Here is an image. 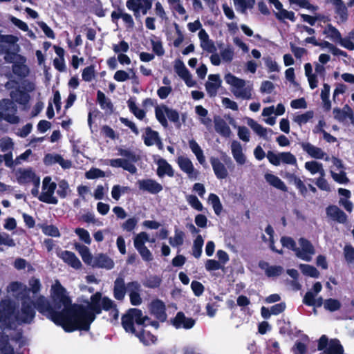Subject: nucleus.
I'll return each mask as SVG.
<instances>
[{
  "label": "nucleus",
  "instance_id": "1",
  "mask_svg": "<svg viewBox=\"0 0 354 354\" xmlns=\"http://www.w3.org/2000/svg\"><path fill=\"white\" fill-rule=\"evenodd\" d=\"M86 303V306L80 304L74 309L77 319V330L88 331L91 324L102 310L109 312V316L113 321L118 319L119 310L116 304L107 296L103 297L100 292L93 294Z\"/></svg>",
  "mask_w": 354,
  "mask_h": 354
},
{
  "label": "nucleus",
  "instance_id": "2",
  "mask_svg": "<svg viewBox=\"0 0 354 354\" xmlns=\"http://www.w3.org/2000/svg\"><path fill=\"white\" fill-rule=\"evenodd\" d=\"M35 310L46 316L56 325L61 326L64 331L72 333L77 330V319L75 316L74 309L77 304L73 305L68 310H55L53 304L44 296L39 295L32 304Z\"/></svg>",
  "mask_w": 354,
  "mask_h": 354
},
{
  "label": "nucleus",
  "instance_id": "3",
  "mask_svg": "<svg viewBox=\"0 0 354 354\" xmlns=\"http://www.w3.org/2000/svg\"><path fill=\"white\" fill-rule=\"evenodd\" d=\"M51 300L55 310L57 311H60L62 307L64 309L68 310L73 306L71 299L67 295L66 288L59 281H56L51 287Z\"/></svg>",
  "mask_w": 354,
  "mask_h": 354
},
{
  "label": "nucleus",
  "instance_id": "4",
  "mask_svg": "<svg viewBox=\"0 0 354 354\" xmlns=\"http://www.w3.org/2000/svg\"><path fill=\"white\" fill-rule=\"evenodd\" d=\"M225 80L227 84L236 88L232 91V93L236 97H241L245 100L252 98V87H245L244 80L239 78L232 73H227L225 75Z\"/></svg>",
  "mask_w": 354,
  "mask_h": 354
},
{
  "label": "nucleus",
  "instance_id": "5",
  "mask_svg": "<svg viewBox=\"0 0 354 354\" xmlns=\"http://www.w3.org/2000/svg\"><path fill=\"white\" fill-rule=\"evenodd\" d=\"M165 114L167 115V117L169 121L176 124L178 127H180V115L176 109L169 108L165 104L156 106L155 115L157 120L164 128H167L169 124L167 119L165 117Z\"/></svg>",
  "mask_w": 354,
  "mask_h": 354
},
{
  "label": "nucleus",
  "instance_id": "6",
  "mask_svg": "<svg viewBox=\"0 0 354 354\" xmlns=\"http://www.w3.org/2000/svg\"><path fill=\"white\" fill-rule=\"evenodd\" d=\"M317 350L322 351L319 354H344V348L337 338L328 339L322 335L317 341Z\"/></svg>",
  "mask_w": 354,
  "mask_h": 354
},
{
  "label": "nucleus",
  "instance_id": "7",
  "mask_svg": "<svg viewBox=\"0 0 354 354\" xmlns=\"http://www.w3.org/2000/svg\"><path fill=\"white\" fill-rule=\"evenodd\" d=\"M33 301H22L20 311L15 315L18 324H31L35 317V310L32 305Z\"/></svg>",
  "mask_w": 354,
  "mask_h": 354
},
{
  "label": "nucleus",
  "instance_id": "8",
  "mask_svg": "<svg viewBox=\"0 0 354 354\" xmlns=\"http://www.w3.org/2000/svg\"><path fill=\"white\" fill-rule=\"evenodd\" d=\"M149 241V235L145 232L138 234L134 238V247L140 254L142 259L147 262L153 260L151 251L145 246V243Z\"/></svg>",
  "mask_w": 354,
  "mask_h": 354
},
{
  "label": "nucleus",
  "instance_id": "9",
  "mask_svg": "<svg viewBox=\"0 0 354 354\" xmlns=\"http://www.w3.org/2000/svg\"><path fill=\"white\" fill-rule=\"evenodd\" d=\"M15 310V306L9 300H3L0 303V323L5 324L8 328H12Z\"/></svg>",
  "mask_w": 354,
  "mask_h": 354
},
{
  "label": "nucleus",
  "instance_id": "10",
  "mask_svg": "<svg viewBox=\"0 0 354 354\" xmlns=\"http://www.w3.org/2000/svg\"><path fill=\"white\" fill-rule=\"evenodd\" d=\"M149 310L159 322H165L167 320V315L166 313V306L165 303L159 299H156L153 300L149 306Z\"/></svg>",
  "mask_w": 354,
  "mask_h": 354
},
{
  "label": "nucleus",
  "instance_id": "11",
  "mask_svg": "<svg viewBox=\"0 0 354 354\" xmlns=\"http://www.w3.org/2000/svg\"><path fill=\"white\" fill-rule=\"evenodd\" d=\"M176 162L180 169L186 173L190 179H197L199 175V171L194 169L191 160L183 156L178 157Z\"/></svg>",
  "mask_w": 354,
  "mask_h": 354
},
{
  "label": "nucleus",
  "instance_id": "12",
  "mask_svg": "<svg viewBox=\"0 0 354 354\" xmlns=\"http://www.w3.org/2000/svg\"><path fill=\"white\" fill-rule=\"evenodd\" d=\"M170 322L176 329L180 328L190 329L196 323L195 319L192 317H186L182 311L178 312L175 317L171 319Z\"/></svg>",
  "mask_w": 354,
  "mask_h": 354
},
{
  "label": "nucleus",
  "instance_id": "13",
  "mask_svg": "<svg viewBox=\"0 0 354 354\" xmlns=\"http://www.w3.org/2000/svg\"><path fill=\"white\" fill-rule=\"evenodd\" d=\"M129 296L130 302L133 306H139L142 299L140 296L141 285L138 281H132L128 283Z\"/></svg>",
  "mask_w": 354,
  "mask_h": 354
},
{
  "label": "nucleus",
  "instance_id": "14",
  "mask_svg": "<svg viewBox=\"0 0 354 354\" xmlns=\"http://www.w3.org/2000/svg\"><path fill=\"white\" fill-rule=\"evenodd\" d=\"M129 292L128 283L126 284L122 276L118 277L114 281L113 297L116 300L122 301Z\"/></svg>",
  "mask_w": 354,
  "mask_h": 354
},
{
  "label": "nucleus",
  "instance_id": "15",
  "mask_svg": "<svg viewBox=\"0 0 354 354\" xmlns=\"http://www.w3.org/2000/svg\"><path fill=\"white\" fill-rule=\"evenodd\" d=\"M140 190L156 194L162 190V186L153 179H143L138 181Z\"/></svg>",
  "mask_w": 354,
  "mask_h": 354
},
{
  "label": "nucleus",
  "instance_id": "16",
  "mask_svg": "<svg viewBox=\"0 0 354 354\" xmlns=\"http://www.w3.org/2000/svg\"><path fill=\"white\" fill-rule=\"evenodd\" d=\"M209 162L212 165L214 175L219 180L225 179L228 176V171L227 167L221 160L214 156H211Z\"/></svg>",
  "mask_w": 354,
  "mask_h": 354
},
{
  "label": "nucleus",
  "instance_id": "17",
  "mask_svg": "<svg viewBox=\"0 0 354 354\" xmlns=\"http://www.w3.org/2000/svg\"><path fill=\"white\" fill-rule=\"evenodd\" d=\"M281 245L283 247L287 248L289 250H291L295 252L296 256L298 258H299L302 260H304L306 261H310L311 260V258L309 256L301 253L299 248H298L297 247L296 242L292 237L282 236L281 238Z\"/></svg>",
  "mask_w": 354,
  "mask_h": 354
},
{
  "label": "nucleus",
  "instance_id": "18",
  "mask_svg": "<svg viewBox=\"0 0 354 354\" xmlns=\"http://www.w3.org/2000/svg\"><path fill=\"white\" fill-rule=\"evenodd\" d=\"M326 212L328 217L339 223L344 224L347 221L346 214L337 205H328L326 209Z\"/></svg>",
  "mask_w": 354,
  "mask_h": 354
},
{
  "label": "nucleus",
  "instance_id": "19",
  "mask_svg": "<svg viewBox=\"0 0 354 354\" xmlns=\"http://www.w3.org/2000/svg\"><path fill=\"white\" fill-rule=\"evenodd\" d=\"M26 57L20 56L19 60H16L12 66V73L20 78L26 77L30 72L28 66L26 64Z\"/></svg>",
  "mask_w": 354,
  "mask_h": 354
},
{
  "label": "nucleus",
  "instance_id": "20",
  "mask_svg": "<svg viewBox=\"0 0 354 354\" xmlns=\"http://www.w3.org/2000/svg\"><path fill=\"white\" fill-rule=\"evenodd\" d=\"M57 255L64 263L74 269L78 270L82 266L80 259L77 257L75 254L71 251L64 250Z\"/></svg>",
  "mask_w": 354,
  "mask_h": 354
},
{
  "label": "nucleus",
  "instance_id": "21",
  "mask_svg": "<svg viewBox=\"0 0 354 354\" xmlns=\"http://www.w3.org/2000/svg\"><path fill=\"white\" fill-rule=\"evenodd\" d=\"M92 266L93 268L111 270L114 267V262L107 254L100 253L94 257Z\"/></svg>",
  "mask_w": 354,
  "mask_h": 354
},
{
  "label": "nucleus",
  "instance_id": "22",
  "mask_svg": "<svg viewBox=\"0 0 354 354\" xmlns=\"http://www.w3.org/2000/svg\"><path fill=\"white\" fill-rule=\"evenodd\" d=\"M106 165H110L112 167L122 168L131 174H135L137 171L136 166L129 162V160L123 158H115L106 160Z\"/></svg>",
  "mask_w": 354,
  "mask_h": 354
},
{
  "label": "nucleus",
  "instance_id": "23",
  "mask_svg": "<svg viewBox=\"0 0 354 354\" xmlns=\"http://www.w3.org/2000/svg\"><path fill=\"white\" fill-rule=\"evenodd\" d=\"M20 47L18 44L14 46L13 51L6 46H1L0 54H4V60L6 63L13 64L16 60L19 59L20 56H23L18 53Z\"/></svg>",
  "mask_w": 354,
  "mask_h": 354
},
{
  "label": "nucleus",
  "instance_id": "24",
  "mask_svg": "<svg viewBox=\"0 0 354 354\" xmlns=\"http://www.w3.org/2000/svg\"><path fill=\"white\" fill-rule=\"evenodd\" d=\"M208 79L209 81L207 82L205 84L206 91L209 96H215L218 88L221 84L220 76L218 74H211L209 75Z\"/></svg>",
  "mask_w": 354,
  "mask_h": 354
},
{
  "label": "nucleus",
  "instance_id": "25",
  "mask_svg": "<svg viewBox=\"0 0 354 354\" xmlns=\"http://www.w3.org/2000/svg\"><path fill=\"white\" fill-rule=\"evenodd\" d=\"M215 131L225 138H228L231 134V129L227 122L219 115L214 118Z\"/></svg>",
  "mask_w": 354,
  "mask_h": 354
},
{
  "label": "nucleus",
  "instance_id": "26",
  "mask_svg": "<svg viewBox=\"0 0 354 354\" xmlns=\"http://www.w3.org/2000/svg\"><path fill=\"white\" fill-rule=\"evenodd\" d=\"M300 145L302 149L312 158L322 159L326 154L321 148L317 147L310 142H301Z\"/></svg>",
  "mask_w": 354,
  "mask_h": 354
},
{
  "label": "nucleus",
  "instance_id": "27",
  "mask_svg": "<svg viewBox=\"0 0 354 354\" xmlns=\"http://www.w3.org/2000/svg\"><path fill=\"white\" fill-rule=\"evenodd\" d=\"M157 164L158 165L157 169V175L159 177H163L165 175L169 177H173L174 176V171L170 164L163 158H160Z\"/></svg>",
  "mask_w": 354,
  "mask_h": 354
},
{
  "label": "nucleus",
  "instance_id": "28",
  "mask_svg": "<svg viewBox=\"0 0 354 354\" xmlns=\"http://www.w3.org/2000/svg\"><path fill=\"white\" fill-rule=\"evenodd\" d=\"M232 153L239 165H244L246 162V157L243 153L242 146L240 142L237 141H233L231 145Z\"/></svg>",
  "mask_w": 354,
  "mask_h": 354
},
{
  "label": "nucleus",
  "instance_id": "29",
  "mask_svg": "<svg viewBox=\"0 0 354 354\" xmlns=\"http://www.w3.org/2000/svg\"><path fill=\"white\" fill-rule=\"evenodd\" d=\"M334 118L339 122L344 121L346 118L353 120L354 114L352 109L346 104L343 109L339 108H335L333 109Z\"/></svg>",
  "mask_w": 354,
  "mask_h": 354
},
{
  "label": "nucleus",
  "instance_id": "30",
  "mask_svg": "<svg viewBox=\"0 0 354 354\" xmlns=\"http://www.w3.org/2000/svg\"><path fill=\"white\" fill-rule=\"evenodd\" d=\"M10 97L15 102L21 105L27 104L30 99V95L25 90L20 88L11 91Z\"/></svg>",
  "mask_w": 354,
  "mask_h": 354
},
{
  "label": "nucleus",
  "instance_id": "31",
  "mask_svg": "<svg viewBox=\"0 0 354 354\" xmlns=\"http://www.w3.org/2000/svg\"><path fill=\"white\" fill-rule=\"evenodd\" d=\"M121 324L127 333H131L133 335L137 333V330L134 326L133 319L129 309L125 314L122 315L121 318Z\"/></svg>",
  "mask_w": 354,
  "mask_h": 354
},
{
  "label": "nucleus",
  "instance_id": "32",
  "mask_svg": "<svg viewBox=\"0 0 354 354\" xmlns=\"http://www.w3.org/2000/svg\"><path fill=\"white\" fill-rule=\"evenodd\" d=\"M35 176V173L32 168L19 169L17 171V179L20 185H24L30 183Z\"/></svg>",
  "mask_w": 354,
  "mask_h": 354
},
{
  "label": "nucleus",
  "instance_id": "33",
  "mask_svg": "<svg viewBox=\"0 0 354 354\" xmlns=\"http://www.w3.org/2000/svg\"><path fill=\"white\" fill-rule=\"evenodd\" d=\"M135 335L139 339L145 346H149L157 342V337L149 331H146L143 328L140 331H137Z\"/></svg>",
  "mask_w": 354,
  "mask_h": 354
},
{
  "label": "nucleus",
  "instance_id": "34",
  "mask_svg": "<svg viewBox=\"0 0 354 354\" xmlns=\"http://www.w3.org/2000/svg\"><path fill=\"white\" fill-rule=\"evenodd\" d=\"M259 267L261 269H264L265 267H267L266 270V274L268 277H274L281 275L283 272V268L281 266H269L268 263L265 261H260L259 264Z\"/></svg>",
  "mask_w": 354,
  "mask_h": 354
},
{
  "label": "nucleus",
  "instance_id": "35",
  "mask_svg": "<svg viewBox=\"0 0 354 354\" xmlns=\"http://www.w3.org/2000/svg\"><path fill=\"white\" fill-rule=\"evenodd\" d=\"M189 147H190L192 151L196 156L199 163L201 165H203V167H206L207 163L205 161V156L203 154V151L201 149L199 145L197 143V142L196 140H194V139H192V140H189Z\"/></svg>",
  "mask_w": 354,
  "mask_h": 354
},
{
  "label": "nucleus",
  "instance_id": "36",
  "mask_svg": "<svg viewBox=\"0 0 354 354\" xmlns=\"http://www.w3.org/2000/svg\"><path fill=\"white\" fill-rule=\"evenodd\" d=\"M266 180L272 187L282 192H288V187L278 176L272 174H266L265 175Z\"/></svg>",
  "mask_w": 354,
  "mask_h": 354
},
{
  "label": "nucleus",
  "instance_id": "37",
  "mask_svg": "<svg viewBox=\"0 0 354 354\" xmlns=\"http://www.w3.org/2000/svg\"><path fill=\"white\" fill-rule=\"evenodd\" d=\"M159 138L158 131L153 130L150 127L145 128V133L142 135V139L146 146L153 145Z\"/></svg>",
  "mask_w": 354,
  "mask_h": 354
},
{
  "label": "nucleus",
  "instance_id": "38",
  "mask_svg": "<svg viewBox=\"0 0 354 354\" xmlns=\"http://www.w3.org/2000/svg\"><path fill=\"white\" fill-rule=\"evenodd\" d=\"M129 310L130 313L132 315L134 323H136L138 325H140L142 327L147 326L146 321L149 320V317L148 316H144L140 309L130 308Z\"/></svg>",
  "mask_w": 354,
  "mask_h": 354
},
{
  "label": "nucleus",
  "instance_id": "39",
  "mask_svg": "<svg viewBox=\"0 0 354 354\" xmlns=\"http://www.w3.org/2000/svg\"><path fill=\"white\" fill-rule=\"evenodd\" d=\"M204 244V240L201 234L196 236L194 240L192 246V255L196 259H199L202 254V248Z\"/></svg>",
  "mask_w": 354,
  "mask_h": 354
},
{
  "label": "nucleus",
  "instance_id": "40",
  "mask_svg": "<svg viewBox=\"0 0 354 354\" xmlns=\"http://www.w3.org/2000/svg\"><path fill=\"white\" fill-rule=\"evenodd\" d=\"M128 107L131 113H132L138 120H143L146 116V112L143 109H139L136 102L130 98L127 101Z\"/></svg>",
  "mask_w": 354,
  "mask_h": 354
},
{
  "label": "nucleus",
  "instance_id": "41",
  "mask_svg": "<svg viewBox=\"0 0 354 354\" xmlns=\"http://www.w3.org/2000/svg\"><path fill=\"white\" fill-rule=\"evenodd\" d=\"M305 168L312 174L319 173L321 176H324V170L322 163L317 161H308L305 163Z\"/></svg>",
  "mask_w": 354,
  "mask_h": 354
},
{
  "label": "nucleus",
  "instance_id": "42",
  "mask_svg": "<svg viewBox=\"0 0 354 354\" xmlns=\"http://www.w3.org/2000/svg\"><path fill=\"white\" fill-rule=\"evenodd\" d=\"M299 243L301 247V253L309 256L311 258V255H313L315 252V248L310 241L305 238H300Z\"/></svg>",
  "mask_w": 354,
  "mask_h": 354
},
{
  "label": "nucleus",
  "instance_id": "43",
  "mask_svg": "<svg viewBox=\"0 0 354 354\" xmlns=\"http://www.w3.org/2000/svg\"><path fill=\"white\" fill-rule=\"evenodd\" d=\"M342 307L341 302L333 298H329L324 300V308L329 312H335L340 310Z\"/></svg>",
  "mask_w": 354,
  "mask_h": 354
},
{
  "label": "nucleus",
  "instance_id": "44",
  "mask_svg": "<svg viewBox=\"0 0 354 354\" xmlns=\"http://www.w3.org/2000/svg\"><path fill=\"white\" fill-rule=\"evenodd\" d=\"M299 269L303 274L313 278H318L320 274L319 272L315 266L309 264H300Z\"/></svg>",
  "mask_w": 354,
  "mask_h": 354
},
{
  "label": "nucleus",
  "instance_id": "45",
  "mask_svg": "<svg viewBox=\"0 0 354 354\" xmlns=\"http://www.w3.org/2000/svg\"><path fill=\"white\" fill-rule=\"evenodd\" d=\"M248 124L258 136L267 139L268 131L266 128L263 127L253 119H250Z\"/></svg>",
  "mask_w": 354,
  "mask_h": 354
},
{
  "label": "nucleus",
  "instance_id": "46",
  "mask_svg": "<svg viewBox=\"0 0 354 354\" xmlns=\"http://www.w3.org/2000/svg\"><path fill=\"white\" fill-rule=\"evenodd\" d=\"M184 237L185 233L182 230L176 228L175 235L174 237H170L169 239V243L172 247L180 246L183 244Z\"/></svg>",
  "mask_w": 354,
  "mask_h": 354
},
{
  "label": "nucleus",
  "instance_id": "47",
  "mask_svg": "<svg viewBox=\"0 0 354 354\" xmlns=\"http://www.w3.org/2000/svg\"><path fill=\"white\" fill-rule=\"evenodd\" d=\"M208 200L211 203L215 214L218 216L220 215L223 209V205L219 197L212 193L209 195Z\"/></svg>",
  "mask_w": 354,
  "mask_h": 354
},
{
  "label": "nucleus",
  "instance_id": "48",
  "mask_svg": "<svg viewBox=\"0 0 354 354\" xmlns=\"http://www.w3.org/2000/svg\"><path fill=\"white\" fill-rule=\"evenodd\" d=\"M54 193L48 192H42L39 196H38V199L39 201L46 203L48 204L57 205L58 203V200L56 197L53 196Z\"/></svg>",
  "mask_w": 354,
  "mask_h": 354
},
{
  "label": "nucleus",
  "instance_id": "49",
  "mask_svg": "<svg viewBox=\"0 0 354 354\" xmlns=\"http://www.w3.org/2000/svg\"><path fill=\"white\" fill-rule=\"evenodd\" d=\"M42 232L47 236L59 237L60 232L57 227L54 225L44 224L41 226Z\"/></svg>",
  "mask_w": 354,
  "mask_h": 354
},
{
  "label": "nucleus",
  "instance_id": "50",
  "mask_svg": "<svg viewBox=\"0 0 354 354\" xmlns=\"http://www.w3.org/2000/svg\"><path fill=\"white\" fill-rule=\"evenodd\" d=\"M79 252L82 257L83 261L87 265L92 266L94 257L91 254L88 248H87L85 245H82L80 246Z\"/></svg>",
  "mask_w": 354,
  "mask_h": 354
},
{
  "label": "nucleus",
  "instance_id": "51",
  "mask_svg": "<svg viewBox=\"0 0 354 354\" xmlns=\"http://www.w3.org/2000/svg\"><path fill=\"white\" fill-rule=\"evenodd\" d=\"M323 33L328 35L334 41H339L342 37L340 32L330 24L327 25Z\"/></svg>",
  "mask_w": 354,
  "mask_h": 354
},
{
  "label": "nucleus",
  "instance_id": "52",
  "mask_svg": "<svg viewBox=\"0 0 354 354\" xmlns=\"http://www.w3.org/2000/svg\"><path fill=\"white\" fill-rule=\"evenodd\" d=\"M162 282V279L157 275L150 276L143 282V286L149 288H158Z\"/></svg>",
  "mask_w": 354,
  "mask_h": 354
},
{
  "label": "nucleus",
  "instance_id": "53",
  "mask_svg": "<svg viewBox=\"0 0 354 354\" xmlns=\"http://www.w3.org/2000/svg\"><path fill=\"white\" fill-rule=\"evenodd\" d=\"M0 111L5 113H15L17 111V107L11 100L3 99L0 102Z\"/></svg>",
  "mask_w": 354,
  "mask_h": 354
},
{
  "label": "nucleus",
  "instance_id": "54",
  "mask_svg": "<svg viewBox=\"0 0 354 354\" xmlns=\"http://www.w3.org/2000/svg\"><path fill=\"white\" fill-rule=\"evenodd\" d=\"M28 288L33 295H37L40 292L41 284L39 279L32 277L28 281Z\"/></svg>",
  "mask_w": 354,
  "mask_h": 354
},
{
  "label": "nucleus",
  "instance_id": "55",
  "mask_svg": "<svg viewBox=\"0 0 354 354\" xmlns=\"http://www.w3.org/2000/svg\"><path fill=\"white\" fill-rule=\"evenodd\" d=\"M314 113L313 111H306L304 113L296 115L294 118V121L297 123L299 126L303 124L307 123L310 119L313 118Z\"/></svg>",
  "mask_w": 354,
  "mask_h": 354
},
{
  "label": "nucleus",
  "instance_id": "56",
  "mask_svg": "<svg viewBox=\"0 0 354 354\" xmlns=\"http://www.w3.org/2000/svg\"><path fill=\"white\" fill-rule=\"evenodd\" d=\"M68 192H70V188L68 182L66 180H60L58 184V189L57 190V195L61 198H65Z\"/></svg>",
  "mask_w": 354,
  "mask_h": 354
},
{
  "label": "nucleus",
  "instance_id": "57",
  "mask_svg": "<svg viewBox=\"0 0 354 354\" xmlns=\"http://www.w3.org/2000/svg\"><path fill=\"white\" fill-rule=\"evenodd\" d=\"M127 8L134 12L135 17H138L142 8V0H127L126 3Z\"/></svg>",
  "mask_w": 354,
  "mask_h": 354
},
{
  "label": "nucleus",
  "instance_id": "58",
  "mask_svg": "<svg viewBox=\"0 0 354 354\" xmlns=\"http://www.w3.org/2000/svg\"><path fill=\"white\" fill-rule=\"evenodd\" d=\"M275 17L277 19L281 21L284 19H288L291 21H295V13L292 11H288L282 8L278 12H274Z\"/></svg>",
  "mask_w": 354,
  "mask_h": 354
},
{
  "label": "nucleus",
  "instance_id": "59",
  "mask_svg": "<svg viewBox=\"0 0 354 354\" xmlns=\"http://www.w3.org/2000/svg\"><path fill=\"white\" fill-rule=\"evenodd\" d=\"M187 201L188 202L189 205L194 208V209L197 211H202L203 209V204L201 202L198 200L196 196L190 194L187 196L186 197Z\"/></svg>",
  "mask_w": 354,
  "mask_h": 354
},
{
  "label": "nucleus",
  "instance_id": "60",
  "mask_svg": "<svg viewBox=\"0 0 354 354\" xmlns=\"http://www.w3.org/2000/svg\"><path fill=\"white\" fill-rule=\"evenodd\" d=\"M105 176V173L98 168L92 167L85 173V178L87 179H95L98 178H103Z\"/></svg>",
  "mask_w": 354,
  "mask_h": 354
},
{
  "label": "nucleus",
  "instance_id": "61",
  "mask_svg": "<svg viewBox=\"0 0 354 354\" xmlns=\"http://www.w3.org/2000/svg\"><path fill=\"white\" fill-rule=\"evenodd\" d=\"M234 6L240 8L242 12H245L247 8H253L254 0H233Z\"/></svg>",
  "mask_w": 354,
  "mask_h": 354
},
{
  "label": "nucleus",
  "instance_id": "62",
  "mask_svg": "<svg viewBox=\"0 0 354 354\" xmlns=\"http://www.w3.org/2000/svg\"><path fill=\"white\" fill-rule=\"evenodd\" d=\"M82 80L85 82H91L95 77V67L90 65L84 68L82 74Z\"/></svg>",
  "mask_w": 354,
  "mask_h": 354
},
{
  "label": "nucleus",
  "instance_id": "63",
  "mask_svg": "<svg viewBox=\"0 0 354 354\" xmlns=\"http://www.w3.org/2000/svg\"><path fill=\"white\" fill-rule=\"evenodd\" d=\"M345 260L348 263H354V248L351 245H346L344 249Z\"/></svg>",
  "mask_w": 354,
  "mask_h": 354
},
{
  "label": "nucleus",
  "instance_id": "64",
  "mask_svg": "<svg viewBox=\"0 0 354 354\" xmlns=\"http://www.w3.org/2000/svg\"><path fill=\"white\" fill-rule=\"evenodd\" d=\"M291 350L294 354H306L307 346L304 342L297 341Z\"/></svg>",
  "mask_w": 354,
  "mask_h": 354
}]
</instances>
